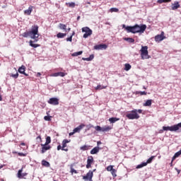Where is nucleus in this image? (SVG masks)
Segmentation results:
<instances>
[{"instance_id": "obj_1", "label": "nucleus", "mask_w": 181, "mask_h": 181, "mask_svg": "<svg viewBox=\"0 0 181 181\" xmlns=\"http://www.w3.org/2000/svg\"><path fill=\"white\" fill-rule=\"evenodd\" d=\"M23 37H30L31 39H33L34 41L30 40L29 45L31 47H40V45L39 44H33L35 42H37L39 40V26L33 25L31 28L30 31H25L23 34H21Z\"/></svg>"}, {"instance_id": "obj_2", "label": "nucleus", "mask_w": 181, "mask_h": 181, "mask_svg": "<svg viewBox=\"0 0 181 181\" xmlns=\"http://www.w3.org/2000/svg\"><path fill=\"white\" fill-rule=\"evenodd\" d=\"M122 28L127 31V33H144L146 30V25L145 24L141 25L136 24L134 26H126L125 24H123Z\"/></svg>"}, {"instance_id": "obj_3", "label": "nucleus", "mask_w": 181, "mask_h": 181, "mask_svg": "<svg viewBox=\"0 0 181 181\" xmlns=\"http://www.w3.org/2000/svg\"><path fill=\"white\" fill-rule=\"evenodd\" d=\"M138 114H142V110L134 109L127 113L126 117L128 118V119H139L140 116Z\"/></svg>"}, {"instance_id": "obj_4", "label": "nucleus", "mask_w": 181, "mask_h": 181, "mask_svg": "<svg viewBox=\"0 0 181 181\" xmlns=\"http://www.w3.org/2000/svg\"><path fill=\"white\" fill-rule=\"evenodd\" d=\"M181 128V122L174 124L171 127H163V131H170L171 132H176L177 131H179Z\"/></svg>"}, {"instance_id": "obj_5", "label": "nucleus", "mask_w": 181, "mask_h": 181, "mask_svg": "<svg viewBox=\"0 0 181 181\" xmlns=\"http://www.w3.org/2000/svg\"><path fill=\"white\" fill-rule=\"evenodd\" d=\"M140 52L141 60L151 59V56H149L148 52V46H141Z\"/></svg>"}, {"instance_id": "obj_6", "label": "nucleus", "mask_w": 181, "mask_h": 181, "mask_svg": "<svg viewBox=\"0 0 181 181\" xmlns=\"http://www.w3.org/2000/svg\"><path fill=\"white\" fill-rule=\"evenodd\" d=\"M93 172H95V170H93V171L89 170L86 175L82 176V179L85 181H93Z\"/></svg>"}, {"instance_id": "obj_7", "label": "nucleus", "mask_w": 181, "mask_h": 181, "mask_svg": "<svg viewBox=\"0 0 181 181\" xmlns=\"http://www.w3.org/2000/svg\"><path fill=\"white\" fill-rule=\"evenodd\" d=\"M82 32L85 33V34H83V36L84 39H87L88 36H91L93 35V30L90 29V28L88 27H83L82 28Z\"/></svg>"}, {"instance_id": "obj_8", "label": "nucleus", "mask_w": 181, "mask_h": 181, "mask_svg": "<svg viewBox=\"0 0 181 181\" xmlns=\"http://www.w3.org/2000/svg\"><path fill=\"white\" fill-rule=\"evenodd\" d=\"M95 131H100L101 132H108V131H110L111 127L110 126H105L103 127H100V126L95 127Z\"/></svg>"}, {"instance_id": "obj_9", "label": "nucleus", "mask_w": 181, "mask_h": 181, "mask_svg": "<svg viewBox=\"0 0 181 181\" xmlns=\"http://www.w3.org/2000/svg\"><path fill=\"white\" fill-rule=\"evenodd\" d=\"M155 42H162V40H164V39H166V37H165V33L163 31L161 32V35H157L154 37Z\"/></svg>"}, {"instance_id": "obj_10", "label": "nucleus", "mask_w": 181, "mask_h": 181, "mask_svg": "<svg viewBox=\"0 0 181 181\" xmlns=\"http://www.w3.org/2000/svg\"><path fill=\"white\" fill-rule=\"evenodd\" d=\"M93 162H94V158L92 156H88L87 159L86 169H90Z\"/></svg>"}, {"instance_id": "obj_11", "label": "nucleus", "mask_w": 181, "mask_h": 181, "mask_svg": "<svg viewBox=\"0 0 181 181\" xmlns=\"http://www.w3.org/2000/svg\"><path fill=\"white\" fill-rule=\"evenodd\" d=\"M22 172H23V168H22L18 171L17 177H18V179H23V177H25V176H28V173H22Z\"/></svg>"}, {"instance_id": "obj_12", "label": "nucleus", "mask_w": 181, "mask_h": 181, "mask_svg": "<svg viewBox=\"0 0 181 181\" xmlns=\"http://www.w3.org/2000/svg\"><path fill=\"white\" fill-rule=\"evenodd\" d=\"M48 104H51V105H59V100L57 98H51L48 100Z\"/></svg>"}, {"instance_id": "obj_13", "label": "nucleus", "mask_w": 181, "mask_h": 181, "mask_svg": "<svg viewBox=\"0 0 181 181\" xmlns=\"http://www.w3.org/2000/svg\"><path fill=\"white\" fill-rule=\"evenodd\" d=\"M107 47H108V45H105V44H100V45L94 46V49L95 50H103V49H104L105 50V49H107Z\"/></svg>"}, {"instance_id": "obj_14", "label": "nucleus", "mask_w": 181, "mask_h": 181, "mask_svg": "<svg viewBox=\"0 0 181 181\" xmlns=\"http://www.w3.org/2000/svg\"><path fill=\"white\" fill-rule=\"evenodd\" d=\"M42 146V150H41V153H45L46 151H49V149H52V146L50 145H46L45 144H41Z\"/></svg>"}, {"instance_id": "obj_15", "label": "nucleus", "mask_w": 181, "mask_h": 181, "mask_svg": "<svg viewBox=\"0 0 181 181\" xmlns=\"http://www.w3.org/2000/svg\"><path fill=\"white\" fill-rule=\"evenodd\" d=\"M66 73L64 72H57V73H54V74H52L50 75V77H64V76H66Z\"/></svg>"}, {"instance_id": "obj_16", "label": "nucleus", "mask_w": 181, "mask_h": 181, "mask_svg": "<svg viewBox=\"0 0 181 181\" xmlns=\"http://www.w3.org/2000/svg\"><path fill=\"white\" fill-rule=\"evenodd\" d=\"M69 140L64 139L62 141V151H65V152H67L69 151V148H66L67 146V144H69Z\"/></svg>"}, {"instance_id": "obj_17", "label": "nucleus", "mask_w": 181, "mask_h": 181, "mask_svg": "<svg viewBox=\"0 0 181 181\" xmlns=\"http://www.w3.org/2000/svg\"><path fill=\"white\" fill-rule=\"evenodd\" d=\"M25 70L26 67L24 65H23L18 69V73H20L21 74H24V76H26V77H28L29 74L25 73Z\"/></svg>"}, {"instance_id": "obj_18", "label": "nucleus", "mask_w": 181, "mask_h": 181, "mask_svg": "<svg viewBox=\"0 0 181 181\" xmlns=\"http://www.w3.org/2000/svg\"><path fill=\"white\" fill-rule=\"evenodd\" d=\"M172 5V11H176V9H179V8H180V4H179V1H175L174 4H173Z\"/></svg>"}, {"instance_id": "obj_19", "label": "nucleus", "mask_w": 181, "mask_h": 181, "mask_svg": "<svg viewBox=\"0 0 181 181\" xmlns=\"http://www.w3.org/2000/svg\"><path fill=\"white\" fill-rule=\"evenodd\" d=\"M84 127H86V124H81V125H79L78 127H77L76 128H75L74 129V132L76 134V132H80L83 128Z\"/></svg>"}, {"instance_id": "obj_20", "label": "nucleus", "mask_w": 181, "mask_h": 181, "mask_svg": "<svg viewBox=\"0 0 181 181\" xmlns=\"http://www.w3.org/2000/svg\"><path fill=\"white\" fill-rule=\"evenodd\" d=\"M33 11V6H30L28 7V9L24 11V14L25 15H28V16H30V13H32V11Z\"/></svg>"}, {"instance_id": "obj_21", "label": "nucleus", "mask_w": 181, "mask_h": 181, "mask_svg": "<svg viewBox=\"0 0 181 181\" xmlns=\"http://www.w3.org/2000/svg\"><path fill=\"white\" fill-rule=\"evenodd\" d=\"M99 152H100V147L96 146V147H94L90 151V155H95L96 153H98Z\"/></svg>"}, {"instance_id": "obj_22", "label": "nucleus", "mask_w": 181, "mask_h": 181, "mask_svg": "<svg viewBox=\"0 0 181 181\" xmlns=\"http://www.w3.org/2000/svg\"><path fill=\"white\" fill-rule=\"evenodd\" d=\"M59 29H62V30L67 32V25H66V24L59 23Z\"/></svg>"}, {"instance_id": "obj_23", "label": "nucleus", "mask_w": 181, "mask_h": 181, "mask_svg": "<svg viewBox=\"0 0 181 181\" xmlns=\"http://www.w3.org/2000/svg\"><path fill=\"white\" fill-rule=\"evenodd\" d=\"M117 121H119V118L111 117L109 119V122H110V124H115V122H117Z\"/></svg>"}, {"instance_id": "obj_24", "label": "nucleus", "mask_w": 181, "mask_h": 181, "mask_svg": "<svg viewBox=\"0 0 181 181\" xmlns=\"http://www.w3.org/2000/svg\"><path fill=\"white\" fill-rule=\"evenodd\" d=\"M124 40H126V42H128L129 43H134L135 40L132 37H124Z\"/></svg>"}, {"instance_id": "obj_25", "label": "nucleus", "mask_w": 181, "mask_h": 181, "mask_svg": "<svg viewBox=\"0 0 181 181\" xmlns=\"http://www.w3.org/2000/svg\"><path fill=\"white\" fill-rule=\"evenodd\" d=\"M152 105V100H147L145 103H144V107H151Z\"/></svg>"}, {"instance_id": "obj_26", "label": "nucleus", "mask_w": 181, "mask_h": 181, "mask_svg": "<svg viewBox=\"0 0 181 181\" xmlns=\"http://www.w3.org/2000/svg\"><path fill=\"white\" fill-rule=\"evenodd\" d=\"M67 34L66 33H59L57 35V37L58 39H63V37H64L65 36H66Z\"/></svg>"}, {"instance_id": "obj_27", "label": "nucleus", "mask_w": 181, "mask_h": 181, "mask_svg": "<svg viewBox=\"0 0 181 181\" xmlns=\"http://www.w3.org/2000/svg\"><path fill=\"white\" fill-rule=\"evenodd\" d=\"M74 164H71L70 165V169H71V175H73L74 173H75V174H77L78 173V172H77V170H76L74 168Z\"/></svg>"}, {"instance_id": "obj_28", "label": "nucleus", "mask_w": 181, "mask_h": 181, "mask_svg": "<svg viewBox=\"0 0 181 181\" xmlns=\"http://www.w3.org/2000/svg\"><path fill=\"white\" fill-rule=\"evenodd\" d=\"M90 146H87V145H84L80 147L81 151H88L90 150Z\"/></svg>"}, {"instance_id": "obj_29", "label": "nucleus", "mask_w": 181, "mask_h": 181, "mask_svg": "<svg viewBox=\"0 0 181 181\" xmlns=\"http://www.w3.org/2000/svg\"><path fill=\"white\" fill-rule=\"evenodd\" d=\"M180 155H181V149L178 152L175 153V155L173 157V160H175V159H176V158H179V156H180Z\"/></svg>"}, {"instance_id": "obj_30", "label": "nucleus", "mask_w": 181, "mask_h": 181, "mask_svg": "<svg viewBox=\"0 0 181 181\" xmlns=\"http://www.w3.org/2000/svg\"><path fill=\"white\" fill-rule=\"evenodd\" d=\"M42 166H45L46 168H49V166H50V163L49 162H47L45 160H42Z\"/></svg>"}, {"instance_id": "obj_31", "label": "nucleus", "mask_w": 181, "mask_h": 181, "mask_svg": "<svg viewBox=\"0 0 181 181\" xmlns=\"http://www.w3.org/2000/svg\"><path fill=\"white\" fill-rule=\"evenodd\" d=\"M105 88H107V86H101V85H98V86L95 88V90H104V89H105Z\"/></svg>"}, {"instance_id": "obj_32", "label": "nucleus", "mask_w": 181, "mask_h": 181, "mask_svg": "<svg viewBox=\"0 0 181 181\" xmlns=\"http://www.w3.org/2000/svg\"><path fill=\"white\" fill-rule=\"evenodd\" d=\"M83 54V51H79L78 52H74L71 56H73V57H76L77 56H80Z\"/></svg>"}, {"instance_id": "obj_33", "label": "nucleus", "mask_w": 181, "mask_h": 181, "mask_svg": "<svg viewBox=\"0 0 181 181\" xmlns=\"http://www.w3.org/2000/svg\"><path fill=\"white\" fill-rule=\"evenodd\" d=\"M146 165H148V163H142L141 164L138 165L136 167V169H141V168H144V166H146Z\"/></svg>"}, {"instance_id": "obj_34", "label": "nucleus", "mask_w": 181, "mask_h": 181, "mask_svg": "<svg viewBox=\"0 0 181 181\" xmlns=\"http://www.w3.org/2000/svg\"><path fill=\"white\" fill-rule=\"evenodd\" d=\"M131 64H125V65H124V70L126 71H129V70H131Z\"/></svg>"}, {"instance_id": "obj_35", "label": "nucleus", "mask_w": 181, "mask_h": 181, "mask_svg": "<svg viewBox=\"0 0 181 181\" xmlns=\"http://www.w3.org/2000/svg\"><path fill=\"white\" fill-rule=\"evenodd\" d=\"M52 142V138L50 136H47L46 138V141H45V145H49Z\"/></svg>"}, {"instance_id": "obj_36", "label": "nucleus", "mask_w": 181, "mask_h": 181, "mask_svg": "<svg viewBox=\"0 0 181 181\" xmlns=\"http://www.w3.org/2000/svg\"><path fill=\"white\" fill-rule=\"evenodd\" d=\"M66 5H67L69 8H74V6H76V3H74V2L66 3Z\"/></svg>"}, {"instance_id": "obj_37", "label": "nucleus", "mask_w": 181, "mask_h": 181, "mask_svg": "<svg viewBox=\"0 0 181 181\" xmlns=\"http://www.w3.org/2000/svg\"><path fill=\"white\" fill-rule=\"evenodd\" d=\"M111 174L113 177H117V170L113 168L111 171Z\"/></svg>"}, {"instance_id": "obj_38", "label": "nucleus", "mask_w": 181, "mask_h": 181, "mask_svg": "<svg viewBox=\"0 0 181 181\" xmlns=\"http://www.w3.org/2000/svg\"><path fill=\"white\" fill-rule=\"evenodd\" d=\"M155 158V156H152L151 157H150L146 163H152V160H153V159Z\"/></svg>"}, {"instance_id": "obj_39", "label": "nucleus", "mask_w": 181, "mask_h": 181, "mask_svg": "<svg viewBox=\"0 0 181 181\" xmlns=\"http://www.w3.org/2000/svg\"><path fill=\"white\" fill-rule=\"evenodd\" d=\"M114 169V165H108L106 168L107 172H111Z\"/></svg>"}, {"instance_id": "obj_40", "label": "nucleus", "mask_w": 181, "mask_h": 181, "mask_svg": "<svg viewBox=\"0 0 181 181\" xmlns=\"http://www.w3.org/2000/svg\"><path fill=\"white\" fill-rule=\"evenodd\" d=\"M119 10L117 8H111L110 9V12H111V13H112V12H119Z\"/></svg>"}, {"instance_id": "obj_41", "label": "nucleus", "mask_w": 181, "mask_h": 181, "mask_svg": "<svg viewBox=\"0 0 181 181\" xmlns=\"http://www.w3.org/2000/svg\"><path fill=\"white\" fill-rule=\"evenodd\" d=\"M136 94H140V95H146L147 93L146 91H137Z\"/></svg>"}, {"instance_id": "obj_42", "label": "nucleus", "mask_w": 181, "mask_h": 181, "mask_svg": "<svg viewBox=\"0 0 181 181\" xmlns=\"http://www.w3.org/2000/svg\"><path fill=\"white\" fill-rule=\"evenodd\" d=\"M11 77H13V78H18V77H19V74L16 72V74H11Z\"/></svg>"}, {"instance_id": "obj_43", "label": "nucleus", "mask_w": 181, "mask_h": 181, "mask_svg": "<svg viewBox=\"0 0 181 181\" xmlns=\"http://www.w3.org/2000/svg\"><path fill=\"white\" fill-rule=\"evenodd\" d=\"M66 42H73V35H71L69 37H67Z\"/></svg>"}, {"instance_id": "obj_44", "label": "nucleus", "mask_w": 181, "mask_h": 181, "mask_svg": "<svg viewBox=\"0 0 181 181\" xmlns=\"http://www.w3.org/2000/svg\"><path fill=\"white\" fill-rule=\"evenodd\" d=\"M44 119L45 121H51L52 119H50V116H45Z\"/></svg>"}, {"instance_id": "obj_45", "label": "nucleus", "mask_w": 181, "mask_h": 181, "mask_svg": "<svg viewBox=\"0 0 181 181\" xmlns=\"http://www.w3.org/2000/svg\"><path fill=\"white\" fill-rule=\"evenodd\" d=\"M82 60H84L85 62H91L90 59L89 57H88V58H82Z\"/></svg>"}, {"instance_id": "obj_46", "label": "nucleus", "mask_w": 181, "mask_h": 181, "mask_svg": "<svg viewBox=\"0 0 181 181\" xmlns=\"http://www.w3.org/2000/svg\"><path fill=\"white\" fill-rule=\"evenodd\" d=\"M158 4H165L163 0H158Z\"/></svg>"}, {"instance_id": "obj_47", "label": "nucleus", "mask_w": 181, "mask_h": 181, "mask_svg": "<svg viewBox=\"0 0 181 181\" xmlns=\"http://www.w3.org/2000/svg\"><path fill=\"white\" fill-rule=\"evenodd\" d=\"M89 59H90V62H91V60H93V59H94V54L90 55Z\"/></svg>"}, {"instance_id": "obj_48", "label": "nucleus", "mask_w": 181, "mask_h": 181, "mask_svg": "<svg viewBox=\"0 0 181 181\" xmlns=\"http://www.w3.org/2000/svg\"><path fill=\"white\" fill-rule=\"evenodd\" d=\"M18 156H25V155L23 153H18Z\"/></svg>"}, {"instance_id": "obj_49", "label": "nucleus", "mask_w": 181, "mask_h": 181, "mask_svg": "<svg viewBox=\"0 0 181 181\" xmlns=\"http://www.w3.org/2000/svg\"><path fill=\"white\" fill-rule=\"evenodd\" d=\"M40 76H42V74L40 72H37L36 77H40Z\"/></svg>"}, {"instance_id": "obj_50", "label": "nucleus", "mask_w": 181, "mask_h": 181, "mask_svg": "<svg viewBox=\"0 0 181 181\" xmlns=\"http://www.w3.org/2000/svg\"><path fill=\"white\" fill-rule=\"evenodd\" d=\"M60 149H62V147L61 145H59V146H57V151H60Z\"/></svg>"}, {"instance_id": "obj_51", "label": "nucleus", "mask_w": 181, "mask_h": 181, "mask_svg": "<svg viewBox=\"0 0 181 181\" xmlns=\"http://www.w3.org/2000/svg\"><path fill=\"white\" fill-rule=\"evenodd\" d=\"M164 1V4H166L168 2H172V0H163Z\"/></svg>"}, {"instance_id": "obj_52", "label": "nucleus", "mask_w": 181, "mask_h": 181, "mask_svg": "<svg viewBox=\"0 0 181 181\" xmlns=\"http://www.w3.org/2000/svg\"><path fill=\"white\" fill-rule=\"evenodd\" d=\"M74 134L76 133L74 132V130L72 132L69 133V136H71V135H74Z\"/></svg>"}, {"instance_id": "obj_53", "label": "nucleus", "mask_w": 181, "mask_h": 181, "mask_svg": "<svg viewBox=\"0 0 181 181\" xmlns=\"http://www.w3.org/2000/svg\"><path fill=\"white\" fill-rule=\"evenodd\" d=\"M74 35H76V33L74 31H73L72 34L71 36H72V37L74 36Z\"/></svg>"}, {"instance_id": "obj_54", "label": "nucleus", "mask_w": 181, "mask_h": 181, "mask_svg": "<svg viewBox=\"0 0 181 181\" xmlns=\"http://www.w3.org/2000/svg\"><path fill=\"white\" fill-rule=\"evenodd\" d=\"M88 127V129H90V128H93V126L91 124H89Z\"/></svg>"}, {"instance_id": "obj_55", "label": "nucleus", "mask_w": 181, "mask_h": 181, "mask_svg": "<svg viewBox=\"0 0 181 181\" xmlns=\"http://www.w3.org/2000/svg\"><path fill=\"white\" fill-rule=\"evenodd\" d=\"M37 139H40V141H42V137H40V136H38L37 137Z\"/></svg>"}, {"instance_id": "obj_56", "label": "nucleus", "mask_w": 181, "mask_h": 181, "mask_svg": "<svg viewBox=\"0 0 181 181\" xmlns=\"http://www.w3.org/2000/svg\"><path fill=\"white\" fill-rule=\"evenodd\" d=\"M71 30V28H69L68 29H66V31L70 32Z\"/></svg>"}, {"instance_id": "obj_57", "label": "nucleus", "mask_w": 181, "mask_h": 181, "mask_svg": "<svg viewBox=\"0 0 181 181\" xmlns=\"http://www.w3.org/2000/svg\"><path fill=\"white\" fill-rule=\"evenodd\" d=\"M2 168H4V165L0 163V169H2Z\"/></svg>"}, {"instance_id": "obj_58", "label": "nucleus", "mask_w": 181, "mask_h": 181, "mask_svg": "<svg viewBox=\"0 0 181 181\" xmlns=\"http://www.w3.org/2000/svg\"><path fill=\"white\" fill-rule=\"evenodd\" d=\"M177 172V174L179 175L180 173V170H177L176 169Z\"/></svg>"}, {"instance_id": "obj_59", "label": "nucleus", "mask_w": 181, "mask_h": 181, "mask_svg": "<svg viewBox=\"0 0 181 181\" xmlns=\"http://www.w3.org/2000/svg\"><path fill=\"white\" fill-rule=\"evenodd\" d=\"M21 146H25V143H21Z\"/></svg>"}, {"instance_id": "obj_60", "label": "nucleus", "mask_w": 181, "mask_h": 181, "mask_svg": "<svg viewBox=\"0 0 181 181\" xmlns=\"http://www.w3.org/2000/svg\"><path fill=\"white\" fill-rule=\"evenodd\" d=\"M172 165H173V160H171L170 166H172Z\"/></svg>"}, {"instance_id": "obj_61", "label": "nucleus", "mask_w": 181, "mask_h": 181, "mask_svg": "<svg viewBox=\"0 0 181 181\" xmlns=\"http://www.w3.org/2000/svg\"><path fill=\"white\" fill-rule=\"evenodd\" d=\"M0 101H2V96L0 95Z\"/></svg>"}, {"instance_id": "obj_62", "label": "nucleus", "mask_w": 181, "mask_h": 181, "mask_svg": "<svg viewBox=\"0 0 181 181\" xmlns=\"http://www.w3.org/2000/svg\"><path fill=\"white\" fill-rule=\"evenodd\" d=\"M80 19V16L77 17V21Z\"/></svg>"}]
</instances>
